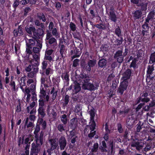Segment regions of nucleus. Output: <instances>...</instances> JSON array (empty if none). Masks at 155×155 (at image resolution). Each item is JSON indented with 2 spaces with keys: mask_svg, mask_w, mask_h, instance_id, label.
Instances as JSON below:
<instances>
[{
  "mask_svg": "<svg viewBox=\"0 0 155 155\" xmlns=\"http://www.w3.org/2000/svg\"><path fill=\"white\" fill-rule=\"evenodd\" d=\"M44 60L41 64V69L39 70V73L41 74V84L45 87H48V85L45 84V81H47L48 78H50V74L51 71V68L49 67H47L48 62H51L53 61L52 58L51 56L45 55Z\"/></svg>",
  "mask_w": 155,
  "mask_h": 155,
  "instance_id": "obj_1",
  "label": "nucleus"
},
{
  "mask_svg": "<svg viewBox=\"0 0 155 155\" xmlns=\"http://www.w3.org/2000/svg\"><path fill=\"white\" fill-rule=\"evenodd\" d=\"M132 71L130 69H127L123 74L121 79L123 81L120 83L117 91L118 94L122 95L124 91H126L128 85V81L131 77Z\"/></svg>",
  "mask_w": 155,
  "mask_h": 155,
  "instance_id": "obj_2",
  "label": "nucleus"
},
{
  "mask_svg": "<svg viewBox=\"0 0 155 155\" xmlns=\"http://www.w3.org/2000/svg\"><path fill=\"white\" fill-rule=\"evenodd\" d=\"M74 47H73L71 51L72 60L75 58H78L81 56L82 50L83 48V44L79 42L77 43V45L74 44Z\"/></svg>",
  "mask_w": 155,
  "mask_h": 155,
  "instance_id": "obj_3",
  "label": "nucleus"
},
{
  "mask_svg": "<svg viewBox=\"0 0 155 155\" xmlns=\"http://www.w3.org/2000/svg\"><path fill=\"white\" fill-rule=\"evenodd\" d=\"M46 121L45 120H44L42 118L38 119L37 122L34 132V134L35 135L34 137L35 138H36V140H38V137H39L38 133L40 130V125H41L42 126L41 129L44 130L46 128Z\"/></svg>",
  "mask_w": 155,
  "mask_h": 155,
  "instance_id": "obj_4",
  "label": "nucleus"
},
{
  "mask_svg": "<svg viewBox=\"0 0 155 155\" xmlns=\"http://www.w3.org/2000/svg\"><path fill=\"white\" fill-rule=\"evenodd\" d=\"M92 109L89 111L90 115V122L89 125H87V127H89L91 132L93 131L95 128L96 124L94 121V118L95 116V109L93 106Z\"/></svg>",
  "mask_w": 155,
  "mask_h": 155,
  "instance_id": "obj_5",
  "label": "nucleus"
},
{
  "mask_svg": "<svg viewBox=\"0 0 155 155\" xmlns=\"http://www.w3.org/2000/svg\"><path fill=\"white\" fill-rule=\"evenodd\" d=\"M46 41V44L48 47L53 49H55L57 48V40L54 37L47 39Z\"/></svg>",
  "mask_w": 155,
  "mask_h": 155,
  "instance_id": "obj_6",
  "label": "nucleus"
},
{
  "mask_svg": "<svg viewBox=\"0 0 155 155\" xmlns=\"http://www.w3.org/2000/svg\"><path fill=\"white\" fill-rule=\"evenodd\" d=\"M88 81L85 84H82V88L84 90H87L90 91H94L97 89L96 87H95L94 84Z\"/></svg>",
  "mask_w": 155,
  "mask_h": 155,
  "instance_id": "obj_7",
  "label": "nucleus"
},
{
  "mask_svg": "<svg viewBox=\"0 0 155 155\" xmlns=\"http://www.w3.org/2000/svg\"><path fill=\"white\" fill-rule=\"evenodd\" d=\"M44 31L43 29L41 28H38L34 32L33 35L35 38L37 39H40L43 37L44 35Z\"/></svg>",
  "mask_w": 155,
  "mask_h": 155,
  "instance_id": "obj_8",
  "label": "nucleus"
},
{
  "mask_svg": "<svg viewBox=\"0 0 155 155\" xmlns=\"http://www.w3.org/2000/svg\"><path fill=\"white\" fill-rule=\"evenodd\" d=\"M123 52L121 50H118L117 51L114 55V58L117 60V62L121 63L122 62L124 57L122 55Z\"/></svg>",
  "mask_w": 155,
  "mask_h": 155,
  "instance_id": "obj_9",
  "label": "nucleus"
},
{
  "mask_svg": "<svg viewBox=\"0 0 155 155\" xmlns=\"http://www.w3.org/2000/svg\"><path fill=\"white\" fill-rule=\"evenodd\" d=\"M58 142L60 150H64L67 145V140L65 137L63 136H61Z\"/></svg>",
  "mask_w": 155,
  "mask_h": 155,
  "instance_id": "obj_10",
  "label": "nucleus"
},
{
  "mask_svg": "<svg viewBox=\"0 0 155 155\" xmlns=\"http://www.w3.org/2000/svg\"><path fill=\"white\" fill-rule=\"evenodd\" d=\"M78 77V81L82 84H85L90 80V77L85 74H80Z\"/></svg>",
  "mask_w": 155,
  "mask_h": 155,
  "instance_id": "obj_11",
  "label": "nucleus"
},
{
  "mask_svg": "<svg viewBox=\"0 0 155 155\" xmlns=\"http://www.w3.org/2000/svg\"><path fill=\"white\" fill-rule=\"evenodd\" d=\"M73 84L72 92L73 94H77L81 90V87L80 84L76 81L74 82Z\"/></svg>",
  "mask_w": 155,
  "mask_h": 155,
  "instance_id": "obj_12",
  "label": "nucleus"
},
{
  "mask_svg": "<svg viewBox=\"0 0 155 155\" xmlns=\"http://www.w3.org/2000/svg\"><path fill=\"white\" fill-rule=\"evenodd\" d=\"M144 146V143L142 142L134 141L131 144L132 147H135L136 149L137 150H140L142 149Z\"/></svg>",
  "mask_w": 155,
  "mask_h": 155,
  "instance_id": "obj_13",
  "label": "nucleus"
},
{
  "mask_svg": "<svg viewBox=\"0 0 155 155\" xmlns=\"http://www.w3.org/2000/svg\"><path fill=\"white\" fill-rule=\"evenodd\" d=\"M154 70L153 64H152L151 65H148L147 71V78H151V79L153 78V77H151L150 75L152 74V72Z\"/></svg>",
  "mask_w": 155,
  "mask_h": 155,
  "instance_id": "obj_14",
  "label": "nucleus"
},
{
  "mask_svg": "<svg viewBox=\"0 0 155 155\" xmlns=\"http://www.w3.org/2000/svg\"><path fill=\"white\" fill-rule=\"evenodd\" d=\"M38 116L39 117L38 119L43 118L46 115L45 113V107H39L38 110Z\"/></svg>",
  "mask_w": 155,
  "mask_h": 155,
  "instance_id": "obj_15",
  "label": "nucleus"
},
{
  "mask_svg": "<svg viewBox=\"0 0 155 155\" xmlns=\"http://www.w3.org/2000/svg\"><path fill=\"white\" fill-rule=\"evenodd\" d=\"M148 94L147 92H143L141 94L140 96L142 99V102L144 103H147L150 101V98L148 97Z\"/></svg>",
  "mask_w": 155,
  "mask_h": 155,
  "instance_id": "obj_16",
  "label": "nucleus"
},
{
  "mask_svg": "<svg viewBox=\"0 0 155 155\" xmlns=\"http://www.w3.org/2000/svg\"><path fill=\"white\" fill-rule=\"evenodd\" d=\"M133 17L135 20L139 19L140 18L142 15L141 11L140 10H137L132 13Z\"/></svg>",
  "mask_w": 155,
  "mask_h": 155,
  "instance_id": "obj_17",
  "label": "nucleus"
},
{
  "mask_svg": "<svg viewBox=\"0 0 155 155\" xmlns=\"http://www.w3.org/2000/svg\"><path fill=\"white\" fill-rule=\"evenodd\" d=\"M108 16V18L111 21L114 22V23H116L117 17L115 12H109Z\"/></svg>",
  "mask_w": 155,
  "mask_h": 155,
  "instance_id": "obj_18",
  "label": "nucleus"
},
{
  "mask_svg": "<svg viewBox=\"0 0 155 155\" xmlns=\"http://www.w3.org/2000/svg\"><path fill=\"white\" fill-rule=\"evenodd\" d=\"M40 151V148L37 147L35 146V144L33 143L32 144V148L31 149L30 155H33L34 153H38Z\"/></svg>",
  "mask_w": 155,
  "mask_h": 155,
  "instance_id": "obj_19",
  "label": "nucleus"
},
{
  "mask_svg": "<svg viewBox=\"0 0 155 155\" xmlns=\"http://www.w3.org/2000/svg\"><path fill=\"white\" fill-rule=\"evenodd\" d=\"M98 64L99 67L104 68L107 65V60L105 59L102 58L99 60Z\"/></svg>",
  "mask_w": 155,
  "mask_h": 155,
  "instance_id": "obj_20",
  "label": "nucleus"
},
{
  "mask_svg": "<svg viewBox=\"0 0 155 155\" xmlns=\"http://www.w3.org/2000/svg\"><path fill=\"white\" fill-rule=\"evenodd\" d=\"M39 71V68L38 67H36L35 68H33V70L29 72L28 74V78H33L35 75L38 73Z\"/></svg>",
  "mask_w": 155,
  "mask_h": 155,
  "instance_id": "obj_21",
  "label": "nucleus"
},
{
  "mask_svg": "<svg viewBox=\"0 0 155 155\" xmlns=\"http://www.w3.org/2000/svg\"><path fill=\"white\" fill-rule=\"evenodd\" d=\"M49 141L50 142L51 146L50 149L54 150L56 149L57 147H59L58 143L56 142L55 139H51L49 140Z\"/></svg>",
  "mask_w": 155,
  "mask_h": 155,
  "instance_id": "obj_22",
  "label": "nucleus"
},
{
  "mask_svg": "<svg viewBox=\"0 0 155 155\" xmlns=\"http://www.w3.org/2000/svg\"><path fill=\"white\" fill-rule=\"evenodd\" d=\"M116 84L113 83L111 87L112 89L111 88L108 91V94H109L108 97L109 98L112 97L115 94V91L114 89L116 88Z\"/></svg>",
  "mask_w": 155,
  "mask_h": 155,
  "instance_id": "obj_23",
  "label": "nucleus"
},
{
  "mask_svg": "<svg viewBox=\"0 0 155 155\" xmlns=\"http://www.w3.org/2000/svg\"><path fill=\"white\" fill-rule=\"evenodd\" d=\"M30 25V26H26L25 27V30L26 32L29 34L31 35L33 33L34 35V32L35 31V28L34 26L32 25Z\"/></svg>",
  "mask_w": 155,
  "mask_h": 155,
  "instance_id": "obj_24",
  "label": "nucleus"
},
{
  "mask_svg": "<svg viewBox=\"0 0 155 155\" xmlns=\"http://www.w3.org/2000/svg\"><path fill=\"white\" fill-rule=\"evenodd\" d=\"M65 50V46L64 45H62L61 46L60 53L61 54V56L60 59L61 60L63 59V61H64V59L65 60V54L64 53Z\"/></svg>",
  "mask_w": 155,
  "mask_h": 155,
  "instance_id": "obj_25",
  "label": "nucleus"
},
{
  "mask_svg": "<svg viewBox=\"0 0 155 155\" xmlns=\"http://www.w3.org/2000/svg\"><path fill=\"white\" fill-rule=\"evenodd\" d=\"M155 15V12L153 11H151L149 13L147 17L145 18V21L147 22H149L150 21H152L153 20Z\"/></svg>",
  "mask_w": 155,
  "mask_h": 155,
  "instance_id": "obj_26",
  "label": "nucleus"
},
{
  "mask_svg": "<svg viewBox=\"0 0 155 155\" xmlns=\"http://www.w3.org/2000/svg\"><path fill=\"white\" fill-rule=\"evenodd\" d=\"M69 75L67 73H63L61 76L62 79L65 80L64 82L66 83L67 85H68L69 83Z\"/></svg>",
  "mask_w": 155,
  "mask_h": 155,
  "instance_id": "obj_27",
  "label": "nucleus"
},
{
  "mask_svg": "<svg viewBox=\"0 0 155 155\" xmlns=\"http://www.w3.org/2000/svg\"><path fill=\"white\" fill-rule=\"evenodd\" d=\"M36 41V40L35 39L32 38L29 39L28 40V42H27V41H26V46L32 47V48L35 45Z\"/></svg>",
  "mask_w": 155,
  "mask_h": 155,
  "instance_id": "obj_28",
  "label": "nucleus"
},
{
  "mask_svg": "<svg viewBox=\"0 0 155 155\" xmlns=\"http://www.w3.org/2000/svg\"><path fill=\"white\" fill-rule=\"evenodd\" d=\"M37 18L40 20H42L43 22H45L46 21V18L43 13H38L37 15Z\"/></svg>",
  "mask_w": 155,
  "mask_h": 155,
  "instance_id": "obj_29",
  "label": "nucleus"
},
{
  "mask_svg": "<svg viewBox=\"0 0 155 155\" xmlns=\"http://www.w3.org/2000/svg\"><path fill=\"white\" fill-rule=\"evenodd\" d=\"M114 33L118 37H123V35L121 34V30L119 26H118L117 27L115 28Z\"/></svg>",
  "mask_w": 155,
  "mask_h": 155,
  "instance_id": "obj_30",
  "label": "nucleus"
},
{
  "mask_svg": "<svg viewBox=\"0 0 155 155\" xmlns=\"http://www.w3.org/2000/svg\"><path fill=\"white\" fill-rule=\"evenodd\" d=\"M145 146L143 147H144V150L145 151H147L149 150H150L151 148V146H152V143L149 142H146L144 143Z\"/></svg>",
  "mask_w": 155,
  "mask_h": 155,
  "instance_id": "obj_31",
  "label": "nucleus"
},
{
  "mask_svg": "<svg viewBox=\"0 0 155 155\" xmlns=\"http://www.w3.org/2000/svg\"><path fill=\"white\" fill-rule=\"evenodd\" d=\"M87 64L89 67L91 68L95 66L96 64V60L95 59L89 60L87 62Z\"/></svg>",
  "mask_w": 155,
  "mask_h": 155,
  "instance_id": "obj_32",
  "label": "nucleus"
},
{
  "mask_svg": "<svg viewBox=\"0 0 155 155\" xmlns=\"http://www.w3.org/2000/svg\"><path fill=\"white\" fill-rule=\"evenodd\" d=\"M74 118L73 119L71 120V122L69 125L70 128L72 130H75L77 126V122H74Z\"/></svg>",
  "mask_w": 155,
  "mask_h": 155,
  "instance_id": "obj_33",
  "label": "nucleus"
},
{
  "mask_svg": "<svg viewBox=\"0 0 155 155\" xmlns=\"http://www.w3.org/2000/svg\"><path fill=\"white\" fill-rule=\"evenodd\" d=\"M60 117L61 120L64 124H66L67 123L68 121V118L67 115L65 114L61 115Z\"/></svg>",
  "mask_w": 155,
  "mask_h": 155,
  "instance_id": "obj_34",
  "label": "nucleus"
},
{
  "mask_svg": "<svg viewBox=\"0 0 155 155\" xmlns=\"http://www.w3.org/2000/svg\"><path fill=\"white\" fill-rule=\"evenodd\" d=\"M99 145L97 143H94L93 148L91 150L92 152L95 153L97 152L98 150Z\"/></svg>",
  "mask_w": 155,
  "mask_h": 155,
  "instance_id": "obj_35",
  "label": "nucleus"
},
{
  "mask_svg": "<svg viewBox=\"0 0 155 155\" xmlns=\"http://www.w3.org/2000/svg\"><path fill=\"white\" fill-rule=\"evenodd\" d=\"M102 145L103 146H101V147H100L99 148L100 150H101V151L102 152H107V150L106 149L107 148V146L106 145V143L105 142V140H103L102 141Z\"/></svg>",
  "mask_w": 155,
  "mask_h": 155,
  "instance_id": "obj_36",
  "label": "nucleus"
},
{
  "mask_svg": "<svg viewBox=\"0 0 155 155\" xmlns=\"http://www.w3.org/2000/svg\"><path fill=\"white\" fill-rule=\"evenodd\" d=\"M39 64L37 65V66H35L34 65H31L29 64L28 66L26 67L25 70L27 72H30L32 71L33 68H35L36 67H38Z\"/></svg>",
  "mask_w": 155,
  "mask_h": 155,
  "instance_id": "obj_37",
  "label": "nucleus"
},
{
  "mask_svg": "<svg viewBox=\"0 0 155 155\" xmlns=\"http://www.w3.org/2000/svg\"><path fill=\"white\" fill-rule=\"evenodd\" d=\"M155 62V52L151 53L149 60V63L152 64Z\"/></svg>",
  "mask_w": 155,
  "mask_h": 155,
  "instance_id": "obj_38",
  "label": "nucleus"
},
{
  "mask_svg": "<svg viewBox=\"0 0 155 155\" xmlns=\"http://www.w3.org/2000/svg\"><path fill=\"white\" fill-rule=\"evenodd\" d=\"M149 22H147L145 21L143 24L142 26V28L143 30H149L150 28L149 25Z\"/></svg>",
  "mask_w": 155,
  "mask_h": 155,
  "instance_id": "obj_39",
  "label": "nucleus"
},
{
  "mask_svg": "<svg viewBox=\"0 0 155 155\" xmlns=\"http://www.w3.org/2000/svg\"><path fill=\"white\" fill-rule=\"evenodd\" d=\"M147 3H141L140 5L141 6V11H146L147 9Z\"/></svg>",
  "mask_w": 155,
  "mask_h": 155,
  "instance_id": "obj_40",
  "label": "nucleus"
},
{
  "mask_svg": "<svg viewBox=\"0 0 155 155\" xmlns=\"http://www.w3.org/2000/svg\"><path fill=\"white\" fill-rule=\"evenodd\" d=\"M40 94L39 95L40 98H45L46 95V91L44 90L43 87H42V88H41L40 91Z\"/></svg>",
  "mask_w": 155,
  "mask_h": 155,
  "instance_id": "obj_41",
  "label": "nucleus"
},
{
  "mask_svg": "<svg viewBox=\"0 0 155 155\" xmlns=\"http://www.w3.org/2000/svg\"><path fill=\"white\" fill-rule=\"evenodd\" d=\"M130 110V109L129 108L126 109L125 108L124 110H120L119 113L120 114H124V117L127 114L129 113Z\"/></svg>",
  "mask_w": 155,
  "mask_h": 155,
  "instance_id": "obj_42",
  "label": "nucleus"
},
{
  "mask_svg": "<svg viewBox=\"0 0 155 155\" xmlns=\"http://www.w3.org/2000/svg\"><path fill=\"white\" fill-rule=\"evenodd\" d=\"M50 31H51L48 30H47L46 31V38L45 39V41H47V39H49L52 38V33Z\"/></svg>",
  "mask_w": 155,
  "mask_h": 155,
  "instance_id": "obj_43",
  "label": "nucleus"
},
{
  "mask_svg": "<svg viewBox=\"0 0 155 155\" xmlns=\"http://www.w3.org/2000/svg\"><path fill=\"white\" fill-rule=\"evenodd\" d=\"M44 133L42 131H41L40 136L39 137V143H41V145H42L43 143V137Z\"/></svg>",
  "mask_w": 155,
  "mask_h": 155,
  "instance_id": "obj_44",
  "label": "nucleus"
},
{
  "mask_svg": "<svg viewBox=\"0 0 155 155\" xmlns=\"http://www.w3.org/2000/svg\"><path fill=\"white\" fill-rule=\"evenodd\" d=\"M20 2L19 0H15L14 1L12 5V6L14 9V11H16L17 7L19 5Z\"/></svg>",
  "mask_w": 155,
  "mask_h": 155,
  "instance_id": "obj_45",
  "label": "nucleus"
},
{
  "mask_svg": "<svg viewBox=\"0 0 155 155\" xmlns=\"http://www.w3.org/2000/svg\"><path fill=\"white\" fill-rule=\"evenodd\" d=\"M63 125V124H58L57 127L58 130L61 133L65 130L64 127Z\"/></svg>",
  "mask_w": 155,
  "mask_h": 155,
  "instance_id": "obj_46",
  "label": "nucleus"
},
{
  "mask_svg": "<svg viewBox=\"0 0 155 155\" xmlns=\"http://www.w3.org/2000/svg\"><path fill=\"white\" fill-rule=\"evenodd\" d=\"M119 37L120 38V39L118 38L116 39L115 41V42L117 43V46H119L121 45L123 41V37Z\"/></svg>",
  "mask_w": 155,
  "mask_h": 155,
  "instance_id": "obj_47",
  "label": "nucleus"
},
{
  "mask_svg": "<svg viewBox=\"0 0 155 155\" xmlns=\"http://www.w3.org/2000/svg\"><path fill=\"white\" fill-rule=\"evenodd\" d=\"M44 98H40L38 101L39 102V107H44L45 105V101L43 99Z\"/></svg>",
  "mask_w": 155,
  "mask_h": 155,
  "instance_id": "obj_48",
  "label": "nucleus"
},
{
  "mask_svg": "<svg viewBox=\"0 0 155 155\" xmlns=\"http://www.w3.org/2000/svg\"><path fill=\"white\" fill-rule=\"evenodd\" d=\"M70 29L71 31H74L76 30V26L75 25L71 22L70 24Z\"/></svg>",
  "mask_w": 155,
  "mask_h": 155,
  "instance_id": "obj_49",
  "label": "nucleus"
},
{
  "mask_svg": "<svg viewBox=\"0 0 155 155\" xmlns=\"http://www.w3.org/2000/svg\"><path fill=\"white\" fill-rule=\"evenodd\" d=\"M117 129L118 132L120 133H122L123 132L124 130L122 128V125L120 123L117 124Z\"/></svg>",
  "mask_w": 155,
  "mask_h": 155,
  "instance_id": "obj_50",
  "label": "nucleus"
},
{
  "mask_svg": "<svg viewBox=\"0 0 155 155\" xmlns=\"http://www.w3.org/2000/svg\"><path fill=\"white\" fill-rule=\"evenodd\" d=\"M69 101V96L68 95H66L63 100L62 103L68 104Z\"/></svg>",
  "mask_w": 155,
  "mask_h": 155,
  "instance_id": "obj_51",
  "label": "nucleus"
},
{
  "mask_svg": "<svg viewBox=\"0 0 155 155\" xmlns=\"http://www.w3.org/2000/svg\"><path fill=\"white\" fill-rule=\"evenodd\" d=\"M79 60L78 59H75L73 61V64L72 66L74 67H76L79 65Z\"/></svg>",
  "mask_w": 155,
  "mask_h": 155,
  "instance_id": "obj_52",
  "label": "nucleus"
},
{
  "mask_svg": "<svg viewBox=\"0 0 155 155\" xmlns=\"http://www.w3.org/2000/svg\"><path fill=\"white\" fill-rule=\"evenodd\" d=\"M26 79L25 78L22 77L20 78L21 83H20V86H25L26 84Z\"/></svg>",
  "mask_w": 155,
  "mask_h": 155,
  "instance_id": "obj_53",
  "label": "nucleus"
},
{
  "mask_svg": "<svg viewBox=\"0 0 155 155\" xmlns=\"http://www.w3.org/2000/svg\"><path fill=\"white\" fill-rule=\"evenodd\" d=\"M10 85L13 88V90L14 91H17V89L18 90L17 88L16 89L15 87V82L14 81H11L10 83Z\"/></svg>",
  "mask_w": 155,
  "mask_h": 155,
  "instance_id": "obj_54",
  "label": "nucleus"
},
{
  "mask_svg": "<svg viewBox=\"0 0 155 155\" xmlns=\"http://www.w3.org/2000/svg\"><path fill=\"white\" fill-rule=\"evenodd\" d=\"M31 10L30 8L29 7H26L24 10V15L26 16L28 12H30Z\"/></svg>",
  "mask_w": 155,
  "mask_h": 155,
  "instance_id": "obj_55",
  "label": "nucleus"
},
{
  "mask_svg": "<svg viewBox=\"0 0 155 155\" xmlns=\"http://www.w3.org/2000/svg\"><path fill=\"white\" fill-rule=\"evenodd\" d=\"M74 38L79 40L81 38V36L78 32H74L73 34Z\"/></svg>",
  "mask_w": 155,
  "mask_h": 155,
  "instance_id": "obj_56",
  "label": "nucleus"
},
{
  "mask_svg": "<svg viewBox=\"0 0 155 155\" xmlns=\"http://www.w3.org/2000/svg\"><path fill=\"white\" fill-rule=\"evenodd\" d=\"M149 30H143L142 31V33L141 35L143 36H147L149 35Z\"/></svg>",
  "mask_w": 155,
  "mask_h": 155,
  "instance_id": "obj_57",
  "label": "nucleus"
},
{
  "mask_svg": "<svg viewBox=\"0 0 155 155\" xmlns=\"http://www.w3.org/2000/svg\"><path fill=\"white\" fill-rule=\"evenodd\" d=\"M30 89L32 92H35L36 90V85L34 84H31L30 87Z\"/></svg>",
  "mask_w": 155,
  "mask_h": 155,
  "instance_id": "obj_58",
  "label": "nucleus"
},
{
  "mask_svg": "<svg viewBox=\"0 0 155 155\" xmlns=\"http://www.w3.org/2000/svg\"><path fill=\"white\" fill-rule=\"evenodd\" d=\"M51 30L52 35L55 37H57L58 35V33L57 32L56 28H54Z\"/></svg>",
  "mask_w": 155,
  "mask_h": 155,
  "instance_id": "obj_59",
  "label": "nucleus"
},
{
  "mask_svg": "<svg viewBox=\"0 0 155 155\" xmlns=\"http://www.w3.org/2000/svg\"><path fill=\"white\" fill-rule=\"evenodd\" d=\"M53 51V49L46 50L45 52V55L51 56Z\"/></svg>",
  "mask_w": 155,
  "mask_h": 155,
  "instance_id": "obj_60",
  "label": "nucleus"
},
{
  "mask_svg": "<svg viewBox=\"0 0 155 155\" xmlns=\"http://www.w3.org/2000/svg\"><path fill=\"white\" fill-rule=\"evenodd\" d=\"M76 135V131L75 130H72L70 132L69 137L71 138L74 136Z\"/></svg>",
  "mask_w": 155,
  "mask_h": 155,
  "instance_id": "obj_61",
  "label": "nucleus"
},
{
  "mask_svg": "<svg viewBox=\"0 0 155 155\" xmlns=\"http://www.w3.org/2000/svg\"><path fill=\"white\" fill-rule=\"evenodd\" d=\"M81 109L79 105H77L75 107V112L76 113H78L80 112Z\"/></svg>",
  "mask_w": 155,
  "mask_h": 155,
  "instance_id": "obj_62",
  "label": "nucleus"
},
{
  "mask_svg": "<svg viewBox=\"0 0 155 155\" xmlns=\"http://www.w3.org/2000/svg\"><path fill=\"white\" fill-rule=\"evenodd\" d=\"M30 146L28 145H27L25 148V155H29V150Z\"/></svg>",
  "mask_w": 155,
  "mask_h": 155,
  "instance_id": "obj_63",
  "label": "nucleus"
},
{
  "mask_svg": "<svg viewBox=\"0 0 155 155\" xmlns=\"http://www.w3.org/2000/svg\"><path fill=\"white\" fill-rule=\"evenodd\" d=\"M41 49H40L38 47H33V51L35 53H38L40 51V50Z\"/></svg>",
  "mask_w": 155,
  "mask_h": 155,
  "instance_id": "obj_64",
  "label": "nucleus"
}]
</instances>
